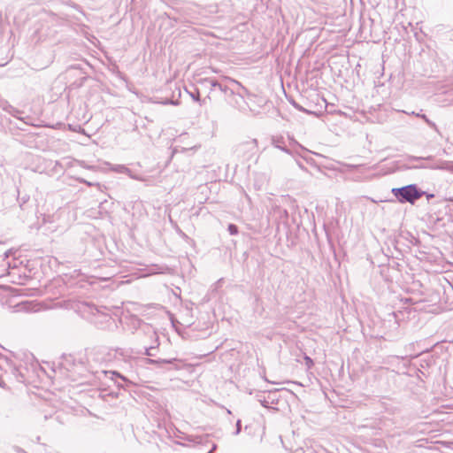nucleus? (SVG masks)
<instances>
[{"label":"nucleus","mask_w":453,"mask_h":453,"mask_svg":"<svg viewBox=\"0 0 453 453\" xmlns=\"http://www.w3.org/2000/svg\"><path fill=\"white\" fill-rule=\"evenodd\" d=\"M197 83L202 88L208 89L211 97L214 96L217 91L225 96L238 95L242 98H243L244 94L248 93L246 88L230 77H223L221 80L204 78L198 80Z\"/></svg>","instance_id":"obj_1"},{"label":"nucleus","mask_w":453,"mask_h":453,"mask_svg":"<svg viewBox=\"0 0 453 453\" xmlns=\"http://www.w3.org/2000/svg\"><path fill=\"white\" fill-rule=\"evenodd\" d=\"M76 309L84 319L95 324L98 328L103 329L112 321L111 315L105 311L106 307H97L92 303L81 302L77 303Z\"/></svg>","instance_id":"obj_2"},{"label":"nucleus","mask_w":453,"mask_h":453,"mask_svg":"<svg viewBox=\"0 0 453 453\" xmlns=\"http://www.w3.org/2000/svg\"><path fill=\"white\" fill-rule=\"evenodd\" d=\"M433 160L432 156L428 157H416L408 156L406 157L405 167L407 169H434V170H446L453 173V161L441 160L438 163H429Z\"/></svg>","instance_id":"obj_3"},{"label":"nucleus","mask_w":453,"mask_h":453,"mask_svg":"<svg viewBox=\"0 0 453 453\" xmlns=\"http://www.w3.org/2000/svg\"><path fill=\"white\" fill-rule=\"evenodd\" d=\"M391 193L399 203L414 204L418 199L426 194V191L421 190L417 184H409L400 188H393Z\"/></svg>","instance_id":"obj_4"},{"label":"nucleus","mask_w":453,"mask_h":453,"mask_svg":"<svg viewBox=\"0 0 453 453\" xmlns=\"http://www.w3.org/2000/svg\"><path fill=\"white\" fill-rule=\"evenodd\" d=\"M271 144L291 156H294V153H297L296 149L308 151L306 148L299 144L293 137L290 136L286 138L283 135H273L271 138Z\"/></svg>","instance_id":"obj_5"},{"label":"nucleus","mask_w":453,"mask_h":453,"mask_svg":"<svg viewBox=\"0 0 453 453\" xmlns=\"http://www.w3.org/2000/svg\"><path fill=\"white\" fill-rule=\"evenodd\" d=\"M182 15L185 21L193 23V24H198L203 25L204 24V19L205 17L202 15L201 9L196 5H190L188 7H185L182 10Z\"/></svg>","instance_id":"obj_6"},{"label":"nucleus","mask_w":453,"mask_h":453,"mask_svg":"<svg viewBox=\"0 0 453 453\" xmlns=\"http://www.w3.org/2000/svg\"><path fill=\"white\" fill-rule=\"evenodd\" d=\"M144 363L146 365H153L159 368H166L167 370H179L182 367V360L179 358H168V359H152L145 358Z\"/></svg>","instance_id":"obj_7"},{"label":"nucleus","mask_w":453,"mask_h":453,"mask_svg":"<svg viewBox=\"0 0 453 453\" xmlns=\"http://www.w3.org/2000/svg\"><path fill=\"white\" fill-rule=\"evenodd\" d=\"M104 373L113 380L119 388L127 390L130 387L134 385L128 377L123 375L118 371H104Z\"/></svg>","instance_id":"obj_8"},{"label":"nucleus","mask_w":453,"mask_h":453,"mask_svg":"<svg viewBox=\"0 0 453 453\" xmlns=\"http://www.w3.org/2000/svg\"><path fill=\"white\" fill-rule=\"evenodd\" d=\"M257 401L265 408H271L272 405L277 404L279 399L277 398V392H269L267 395L259 394L257 395Z\"/></svg>","instance_id":"obj_9"},{"label":"nucleus","mask_w":453,"mask_h":453,"mask_svg":"<svg viewBox=\"0 0 453 453\" xmlns=\"http://www.w3.org/2000/svg\"><path fill=\"white\" fill-rule=\"evenodd\" d=\"M185 89H186L187 93H188V95L191 96L193 101L198 103L200 104V106H205L208 104V103H210L211 101V97L210 94H208L204 98H203V99L201 98L199 88H195L194 91H189L188 88H185Z\"/></svg>","instance_id":"obj_10"},{"label":"nucleus","mask_w":453,"mask_h":453,"mask_svg":"<svg viewBox=\"0 0 453 453\" xmlns=\"http://www.w3.org/2000/svg\"><path fill=\"white\" fill-rule=\"evenodd\" d=\"M108 355L113 356L114 358L123 360L124 362H127L131 358V352L122 348L111 349Z\"/></svg>","instance_id":"obj_11"},{"label":"nucleus","mask_w":453,"mask_h":453,"mask_svg":"<svg viewBox=\"0 0 453 453\" xmlns=\"http://www.w3.org/2000/svg\"><path fill=\"white\" fill-rule=\"evenodd\" d=\"M406 113L409 114L408 112H406ZM410 114L414 115V116L423 119L424 122L426 123V125L430 128H432L433 130H434L437 134H439L441 135L440 130H439L438 127L436 126V124L433 120H431L426 114L422 113V110H420L419 112L411 111Z\"/></svg>","instance_id":"obj_12"},{"label":"nucleus","mask_w":453,"mask_h":453,"mask_svg":"<svg viewBox=\"0 0 453 453\" xmlns=\"http://www.w3.org/2000/svg\"><path fill=\"white\" fill-rule=\"evenodd\" d=\"M0 107L10 113L13 117H17L18 114L20 112L18 109L14 108L12 105H11L8 101L0 98Z\"/></svg>","instance_id":"obj_13"},{"label":"nucleus","mask_w":453,"mask_h":453,"mask_svg":"<svg viewBox=\"0 0 453 453\" xmlns=\"http://www.w3.org/2000/svg\"><path fill=\"white\" fill-rule=\"evenodd\" d=\"M296 150H297V153H294L293 157H300L303 160H305L308 164H311V165L313 164V162H314L313 158L307 155L309 153H311V151H310L309 150H308V151H303V150H301L300 149H296Z\"/></svg>","instance_id":"obj_14"},{"label":"nucleus","mask_w":453,"mask_h":453,"mask_svg":"<svg viewBox=\"0 0 453 453\" xmlns=\"http://www.w3.org/2000/svg\"><path fill=\"white\" fill-rule=\"evenodd\" d=\"M156 342H157L156 346H150V347L145 348V351H144V355L145 356H147V357H154V356H156V353L154 351L157 349V347L159 345L157 336L156 337Z\"/></svg>","instance_id":"obj_15"},{"label":"nucleus","mask_w":453,"mask_h":453,"mask_svg":"<svg viewBox=\"0 0 453 453\" xmlns=\"http://www.w3.org/2000/svg\"><path fill=\"white\" fill-rule=\"evenodd\" d=\"M19 306L20 307L21 310H24L26 311H36V304H34L32 302H23L19 303Z\"/></svg>","instance_id":"obj_16"},{"label":"nucleus","mask_w":453,"mask_h":453,"mask_svg":"<svg viewBox=\"0 0 453 453\" xmlns=\"http://www.w3.org/2000/svg\"><path fill=\"white\" fill-rule=\"evenodd\" d=\"M113 170L119 173L130 174V169L124 165H116Z\"/></svg>","instance_id":"obj_17"},{"label":"nucleus","mask_w":453,"mask_h":453,"mask_svg":"<svg viewBox=\"0 0 453 453\" xmlns=\"http://www.w3.org/2000/svg\"><path fill=\"white\" fill-rule=\"evenodd\" d=\"M227 230L231 235H235L238 234V226L234 224H229L227 226Z\"/></svg>","instance_id":"obj_18"},{"label":"nucleus","mask_w":453,"mask_h":453,"mask_svg":"<svg viewBox=\"0 0 453 453\" xmlns=\"http://www.w3.org/2000/svg\"><path fill=\"white\" fill-rule=\"evenodd\" d=\"M242 431V421L238 419L235 424V431L234 432V435H238Z\"/></svg>","instance_id":"obj_19"},{"label":"nucleus","mask_w":453,"mask_h":453,"mask_svg":"<svg viewBox=\"0 0 453 453\" xmlns=\"http://www.w3.org/2000/svg\"><path fill=\"white\" fill-rule=\"evenodd\" d=\"M243 146L247 147L248 149H255L256 146H257V141L256 140H252L250 142H246L245 143L242 144Z\"/></svg>","instance_id":"obj_20"},{"label":"nucleus","mask_w":453,"mask_h":453,"mask_svg":"<svg viewBox=\"0 0 453 453\" xmlns=\"http://www.w3.org/2000/svg\"><path fill=\"white\" fill-rule=\"evenodd\" d=\"M304 361H305V365L307 366V368H311L314 365V362L313 360L307 355L304 356Z\"/></svg>","instance_id":"obj_21"},{"label":"nucleus","mask_w":453,"mask_h":453,"mask_svg":"<svg viewBox=\"0 0 453 453\" xmlns=\"http://www.w3.org/2000/svg\"><path fill=\"white\" fill-rule=\"evenodd\" d=\"M163 104H173V105H179L180 104V101L177 99V100H170V99H165L164 102H162Z\"/></svg>","instance_id":"obj_22"},{"label":"nucleus","mask_w":453,"mask_h":453,"mask_svg":"<svg viewBox=\"0 0 453 453\" xmlns=\"http://www.w3.org/2000/svg\"><path fill=\"white\" fill-rule=\"evenodd\" d=\"M54 216H50V215H44L43 217V222L44 223H51L53 220L51 219Z\"/></svg>","instance_id":"obj_23"},{"label":"nucleus","mask_w":453,"mask_h":453,"mask_svg":"<svg viewBox=\"0 0 453 453\" xmlns=\"http://www.w3.org/2000/svg\"><path fill=\"white\" fill-rule=\"evenodd\" d=\"M12 253H13V251H12V249H10L7 251H5L4 254V259L8 258Z\"/></svg>","instance_id":"obj_24"},{"label":"nucleus","mask_w":453,"mask_h":453,"mask_svg":"<svg viewBox=\"0 0 453 453\" xmlns=\"http://www.w3.org/2000/svg\"><path fill=\"white\" fill-rule=\"evenodd\" d=\"M292 104H293V106H294L296 109H297V110H299V111H304V110L303 109V107H302V106H300L298 104H296V103H295V102H294Z\"/></svg>","instance_id":"obj_25"},{"label":"nucleus","mask_w":453,"mask_h":453,"mask_svg":"<svg viewBox=\"0 0 453 453\" xmlns=\"http://www.w3.org/2000/svg\"><path fill=\"white\" fill-rule=\"evenodd\" d=\"M130 178L134 179V180H141V178L138 177L137 175H134L132 174V172L130 171V174H127Z\"/></svg>","instance_id":"obj_26"},{"label":"nucleus","mask_w":453,"mask_h":453,"mask_svg":"<svg viewBox=\"0 0 453 453\" xmlns=\"http://www.w3.org/2000/svg\"><path fill=\"white\" fill-rule=\"evenodd\" d=\"M424 196H426L427 200H430V199L434 197V194H430V193H427V192H426V194H424Z\"/></svg>","instance_id":"obj_27"},{"label":"nucleus","mask_w":453,"mask_h":453,"mask_svg":"<svg viewBox=\"0 0 453 453\" xmlns=\"http://www.w3.org/2000/svg\"><path fill=\"white\" fill-rule=\"evenodd\" d=\"M81 182H83V183H85L88 186H93L94 185V183H92L90 181H88L86 180H81Z\"/></svg>","instance_id":"obj_28"},{"label":"nucleus","mask_w":453,"mask_h":453,"mask_svg":"<svg viewBox=\"0 0 453 453\" xmlns=\"http://www.w3.org/2000/svg\"><path fill=\"white\" fill-rule=\"evenodd\" d=\"M216 449H217V444H215V443H214V444H212V447H211V450H210L209 452H207V453H213V451H214Z\"/></svg>","instance_id":"obj_29"},{"label":"nucleus","mask_w":453,"mask_h":453,"mask_svg":"<svg viewBox=\"0 0 453 453\" xmlns=\"http://www.w3.org/2000/svg\"><path fill=\"white\" fill-rule=\"evenodd\" d=\"M360 165H349V167L350 169H357Z\"/></svg>","instance_id":"obj_30"},{"label":"nucleus","mask_w":453,"mask_h":453,"mask_svg":"<svg viewBox=\"0 0 453 453\" xmlns=\"http://www.w3.org/2000/svg\"><path fill=\"white\" fill-rule=\"evenodd\" d=\"M296 161L297 165H298L301 169H304V166L303 165V164H302L300 161H298L297 159H296Z\"/></svg>","instance_id":"obj_31"},{"label":"nucleus","mask_w":453,"mask_h":453,"mask_svg":"<svg viewBox=\"0 0 453 453\" xmlns=\"http://www.w3.org/2000/svg\"><path fill=\"white\" fill-rule=\"evenodd\" d=\"M21 201H22V203H25L27 201V197H25V196H23V197L21 198Z\"/></svg>","instance_id":"obj_32"},{"label":"nucleus","mask_w":453,"mask_h":453,"mask_svg":"<svg viewBox=\"0 0 453 453\" xmlns=\"http://www.w3.org/2000/svg\"><path fill=\"white\" fill-rule=\"evenodd\" d=\"M283 216H286V217H288V211H287L286 210H284Z\"/></svg>","instance_id":"obj_33"},{"label":"nucleus","mask_w":453,"mask_h":453,"mask_svg":"<svg viewBox=\"0 0 453 453\" xmlns=\"http://www.w3.org/2000/svg\"><path fill=\"white\" fill-rule=\"evenodd\" d=\"M283 216H286V217H288V211H287L286 210H284Z\"/></svg>","instance_id":"obj_34"},{"label":"nucleus","mask_w":453,"mask_h":453,"mask_svg":"<svg viewBox=\"0 0 453 453\" xmlns=\"http://www.w3.org/2000/svg\"><path fill=\"white\" fill-rule=\"evenodd\" d=\"M176 89H177V91H178V96H179V97H180V89L179 88H177Z\"/></svg>","instance_id":"obj_35"},{"label":"nucleus","mask_w":453,"mask_h":453,"mask_svg":"<svg viewBox=\"0 0 453 453\" xmlns=\"http://www.w3.org/2000/svg\"><path fill=\"white\" fill-rule=\"evenodd\" d=\"M449 200V201H451V202H453V197H450Z\"/></svg>","instance_id":"obj_36"}]
</instances>
